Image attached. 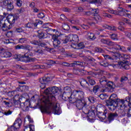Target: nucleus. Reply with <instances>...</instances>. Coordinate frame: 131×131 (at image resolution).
<instances>
[{
    "label": "nucleus",
    "instance_id": "44",
    "mask_svg": "<svg viewBox=\"0 0 131 131\" xmlns=\"http://www.w3.org/2000/svg\"><path fill=\"white\" fill-rule=\"evenodd\" d=\"M3 113L5 115H6V116L11 115V114L13 113V111H11V110H9L4 111Z\"/></svg>",
    "mask_w": 131,
    "mask_h": 131
},
{
    "label": "nucleus",
    "instance_id": "33",
    "mask_svg": "<svg viewBox=\"0 0 131 131\" xmlns=\"http://www.w3.org/2000/svg\"><path fill=\"white\" fill-rule=\"evenodd\" d=\"M81 70L80 69H74L73 70V73L75 75H80V73H81Z\"/></svg>",
    "mask_w": 131,
    "mask_h": 131
},
{
    "label": "nucleus",
    "instance_id": "48",
    "mask_svg": "<svg viewBox=\"0 0 131 131\" xmlns=\"http://www.w3.org/2000/svg\"><path fill=\"white\" fill-rule=\"evenodd\" d=\"M30 43L32 45H34V46H39V42L36 40H34L33 41H31Z\"/></svg>",
    "mask_w": 131,
    "mask_h": 131
},
{
    "label": "nucleus",
    "instance_id": "21",
    "mask_svg": "<svg viewBox=\"0 0 131 131\" xmlns=\"http://www.w3.org/2000/svg\"><path fill=\"white\" fill-rule=\"evenodd\" d=\"M80 83L81 86H82L83 88L88 89L89 84L86 80L84 79H81Z\"/></svg>",
    "mask_w": 131,
    "mask_h": 131
},
{
    "label": "nucleus",
    "instance_id": "9",
    "mask_svg": "<svg viewBox=\"0 0 131 131\" xmlns=\"http://www.w3.org/2000/svg\"><path fill=\"white\" fill-rule=\"evenodd\" d=\"M0 26L3 31L10 30V29L12 28V25H9V26H7V24H6L5 20L3 19L0 20Z\"/></svg>",
    "mask_w": 131,
    "mask_h": 131
},
{
    "label": "nucleus",
    "instance_id": "63",
    "mask_svg": "<svg viewBox=\"0 0 131 131\" xmlns=\"http://www.w3.org/2000/svg\"><path fill=\"white\" fill-rule=\"evenodd\" d=\"M15 31L18 33H20V32H23L24 30L21 28H18L16 29Z\"/></svg>",
    "mask_w": 131,
    "mask_h": 131
},
{
    "label": "nucleus",
    "instance_id": "24",
    "mask_svg": "<svg viewBox=\"0 0 131 131\" xmlns=\"http://www.w3.org/2000/svg\"><path fill=\"white\" fill-rule=\"evenodd\" d=\"M33 52L34 54H35L36 55H40V54H42V53H43L42 50L39 48V47H37L36 49L33 50Z\"/></svg>",
    "mask_w": 131,
    "mask_h": 131
},
{
    "label": "nucleus",
    "instance_id": "64",
    "mask_svg": "<svg viewBox=\"0 0 131 131\" xmlns=\"http://www.w3.org/2000/svg\"><path fill=\"white\" fill-rule=\"evenodd\" d=\"M129 96L130 98H129V97H127L126 98V101L127 102H128L129 103H131V93L129 94Z\"/></svg>",
    "mask_w": 131,
    "mask_h": 131
},
{
    "label": "nucleus",
    "instance_id": "16",
    "mask_svg": "<svg viewBox=\"0 0 131 131\" xmlns=\"http://www.w3.org/2000/svg\"><path fill=\"white\" fill-rule=\"evenodd\" d=\"M3 103L6 107H12V106H13V103L12 102V99H10L8 98H4Z\"/></svg>",
    "mask_w": 131,
    "mask_h": 131
},
{
    "label": "nucleus",
    "instance_id": "42",
    "mask_svg": "<svg viewBox=\"0 0 131 131\" xmlns=\"http://www.w3.org/2000/svg\"><path fill=\"white\" fill-rule=\"evenodd\" d=\"M116 98H117V95L116 94H113L111 95L110 97V99L111 100H112L113 101H114L115 102V100H116Z\"/></svg>",
    "mask_w": 131,
    "mask_h": 131
},
{
    "label": "nucleus",
    "instance_id": "39",
    "mask_svg": "<svg viewBox=\"0 0 131 131\" xmlns=\"http://www.w3.org/2000/svg\"><path fill=\"white\" fill-rule=\"evenodd\" d=\"M23 101H24L23 102H21L20 101V103L19 104L20 107V108H21V109H24L25 108H27V107H28V106L25 105V102H26V101H24V100Z\"/></svg>",
    "mask_w": 131,
    "mask_h": 131
},
{
    "label": "nucleus",
    "instance_id": "30",
    "mask_svg": "<svg viewBox=\"0 0 131 131\" xmlns=\"http://www.w3.org/2000/svg\"><path fill=\"white\" fill-rule=\"evenodd\" d=\"M87 78L89 80V82L91 85H95L96 84V81L93 79L91 78V77L88 76Z\"/></svg>",
    "mask_w": 131,
    "mask_h": 131
},
{
    "label": "nucleus",
    "instance_id": "12",
    "mask_svg": "<svg viewBox=\"0 0 131 131\" xmlns=\"http://www.w3.org/2000/svg\"><path fill=\"white\" fill-rule=\"evenodd\" d=\"M15 50H27V51H31L33 48L29 45H18L14 47Z\"/></svg>",
    "mask_w": 131,
    "mask_h": 131
},
{
    "label": "nucleus",
    "instance_id": "6",
    "mask_svg": "<svg viewBox=\"0 0 131 131\" xmlns=\"http://www.w3.org/2000/svg\"><path fill=\"white\" fill-rule=\"evenodd\" d=\"M127 104H128L129 103V102L126 101V99L125 100L123 99H117L116 101V103H115V105L116 108H119L121 110H123L124 109H125L126 108V105Z\"/></svg>",
    "mask_w": 131,
    "mask_h": 131
},
{
    "label": "nucleus",
    "instance_id": "52",
    "mask_svg": "<svg viewBox=\"0 0 131 131\" xmlns=\"http://www.w3.org/2000/svg\"><path fill=\"white\" fill-rule=\"evenodd\" d=\"M111 38L113 40H115V39H117V35L115 34H110Z\"/></svg>",
    "mask_w": 131,
    "mask_h": 131
},
{
    "label": "nucleus",
    "instance_id": "27",
    "mask_svg": "<svg viewBox=\"0 0 131 131\" xmlns=\"http://www.w3.org/2000/svg\"><path fill=\"white\" fill-rule=\"evenodd\" d=\"M38 34V37L39 38H46V37L45 36V33L42 32L41 30H39L37 31Z\"/></svg>",
    "mask_w": 131,
    "mask_h": 131
},
{
    "label": "nucleus",
    "instance_id": "22",
    "mask_svg": "<svg viewBox=\"0 0 131 131\" xmlns=\"http://www.w3.org/2000/svg\"><path fill=\"white\" fill-rule=\"evenodd\" d=\"M70 98L69 99V101L70 103L73 104L74 103H76L77 99L75 98V96H73L72 94H70Z\"/></svg>",
    "mask_w": 131,
    "mask_h": 131
},
{
    "label": "nucleus",
    "instance_id": "51",
    "mask_svg": "<svg viewBox=\"0 0 131 131\" xmlns=\"http://www.w3.org/2000/svg\"><path fill=\"white\" fill-rule=\"evenodd\" d=\"M91 11L92 15H95V14H98L99 13V9H92Z\"/></svg>",
    "mask_w": 131,
    "mask_h": 131
},
{
    "label": "nucleus",
    "instance_id": "60",
    "mask_svg": "<svg viewBox=\"0 0 131 131\" xmlns=\"http://www.w3.org/2000/svg\"><path fill=\"white\" fill-rule=\"evenodd\" d=\"M102 16L103 17H107V18H112V16L110 14H107V13L104 12L102 13Z\"/></svg>",
    "mask_w": 131,
    "mask_h": 131
},
{
    "label": "nucleus",
    "instance_id": "11",
    "mask_svg": "<svg viewBox=\"0 0 131 131\" xmlns=\"http://www.w3.org/2000/svg\"><path fill=\"white\" fill-rule=\"evenodd\" d=\"M3 4L4 6H6L7 7V9L9 11H12V10H14V2L12 0H5L4 1Z\"/></svg>",
    "mask_w": 131,
    "mask_h": 131
},
{
    "label": "nucleus",
    "instance_id": "38",
    "mask_svg": "<svg viewBox=\"0 0 131 131\" xmlns=\"http://www.w3.org/2000/svg\"><path fill=\"white\" fill-rule=\"evenodd\" d=\"M27 41V39L25 38H20L18 39V42L20 43H26Z\"/></svg>",
    "mask_w": 131,
    "mask_h": 131
},
{
    "label": "nucleus",
    "instance_id": "50",
    "mask_svg": "<svg viewBox=\"0 0 131 131\" xmlns=\"http://www.w3.org/2000/svg\"><path fill=\"white\" fill-rule=\"evenodd\" d=\"M88 100L91 103H95V101H96V99H95V98L92 96H90L88 98Z\"/></svg>",
    "mask_w": 131,
    "mask_h": 131
},
{
    "label": "nucleus",
    "instance_id": "61",
    "mask_svg": "<svg viewBox=\"0 0 131 131\" xmlns=\"http://www.w3.org/2000/svg\"><path fill=\"white\" fill-rule=\"evenodd\" d=\"M100 19L101 17H100V16L97 15L94 17L93 20L94 21H96V22H98V21H99V20H100Z\"/></svg>",
    "mask_w": 131,
    "mask_h": 131
},
{
    "label": "nucleus",
    "instance_id": "59",
    "mask_svg": "<svg viewBox=\"0 0 131 131\" xmlns=\"http://www.w3.org/2000/svg\"><path fill=\"white\" fill-rule=\"evenodd\" d=\"M12 16L14 17L15 21H16V20H18V19H19V17H20V16L19 15V14L18 13L14 14Z\"/></svg>",
    "mask_w": 131,
    "mask_h": 131
},
{
    "label": "nucleus",
    "instance_id": "34",
    "mask_svg": "<svg viewBox=\"0 0 131 131\" xmlns=\"http://www.w3.org/2000/svg\"><path fill=\"white\" fill-rule=\"evenodd\" d=\"M64 93L66 94H71V88L69 87H66L64 89Z\"/></svg>",
    "mask_w": 131,
    "mask_h": 131
},
{
    "label": "nucleus",
    "instance_id": "5",
    "mask_svg": "<svg viewBox=\"0 0 131 131\" xmlns=\"http://www.w3.org/2000/svg\"><path fill=\"white\" fill-rule=\"evenodd\" d=\"M100 83L103 86H106L107 85L108 89L111 90V92H113V90L115 89V84L112 81H108L105 76L102 77L100 80Z\"/></svg>",
    "mask_w": 131,
    "mask_h": 131
},
{
    "label": "nucleus",
    "instance_id": "17",
    "mask_svg": "<svg viewBox=\"0 0 131 131\" xmlns=\"http://www.w3.org/2000/svg\"><path fill=\"white\" fill-rule=\"evenodd\" d=\"M49 81H51V78L49 77H43L39 79V82L41 84H46L48 83Z\"/></svg>",
    "mask_w": 131,
    "mask_h": 131
},
{
    "label": "nucleus",
    "instance_id": "32",
    "mask_svg": "<svg viewBox=\"0 0 131 131\" xmlns=\"http://www.w3.org/2000/svg\"><path fill=\"white\" fill-rule=\"evenodd\" d=\"M88 37L90 39H91L92 40H95V39H96V35H95V34L92 33H90L89 34Z\"/></svg>",
    "mask_w": 131,
    "mask_h": 131
},
{
    "label": "nucleus",
    "instance_id": "55",
    "mask_svg": "<svg viewBox=\"0 0 131 131\" xmlns=\"http://www.w3.org/2000/svg\"><path fill=\"white\" fill-rule=\"evenodd\" d=\"M108 30H112V31H116L117 30V29L115 26H110L108 27Z\"/></svg>",
    "mask_w": 131,
    "mask_h": 131
},
{
    "label": "nucleus",
    "instance_id": "31",
    "mask_svg": "<svg viewBox=\"0 0 131 131\" xmlns=\"http://www.w3.org/2000/svg\"><path fill=\"white\" fill-rule=\"evenodd\" d=\"M5 54V49L1 48H0V61H2V58H3Z\"/></svg>",
    "mask_w": 131,
    "mask_h": 131
},
{
    "label": "nucleus",
    "instance_id": "3",
    "mask_svg": "<svg viewBox=\"0 0 131 131\" xmlns=\"http://www.w3.org/2000/svg\"><path fill=\"white\" fill-rule=\"evenodd\" d=\"M76 106L79 110H82L83 113L86 114H88V117L90 119H93V117L95 116V113L92 112H89L90 110L89 109V105L86 104V102L82 99H77L76 102Z\"/></svg>",
    "mask_w": 131,
    "mask_h": 131
},
{
    "label": "nucleus",
    "instance_id": "23",
    "mask_svg": "<svg viewBox=\"0 0 131 131\" xmlns=\"http://www.w3.org/2000/svg\"><path fill=\"white\" fill-rule=\"evenodd\" d=\"M18 100L26 101V99L24 97H23V96H20V97L19 96V95L14 96V101Z\"/></svg>",
    "mask_w": 131,
    "mask_h": 131
},
{
    "label": "nucleus",
    "instance_id": "7",
    "mask_svg": "<svg viewBox=\"0 0 131 131\" xmlns=\"http://www.w3.org/2000/svg\"><path fill=\"white\" fill-rule=\"evenodd\" d=\"M73 95L77 100H82L84 98V92L81 90H75L73 92Z\"/></svg>",
    "mask_w": 131,
    "mask_h": 131
},
{
    "label": "nucleus",
    "instance_id": "43",
    "mask_svg": "<svg viewBox=\"0 0 131 131\" xmlns=\"http://www.w3.org/2000/svg\"><path fill=\"white\" fill-rule=\"evenodd\" d=\"M121 57L123 58V61H125V60H128V59H129V56L127 54H122Z\"/></svg>",
    "mask_w": 131,
    "mask_h": 131
},
{
    "label": "nucleus",
    "instance_id": "13",
    "mask_svg": "<svg viewBox=\"0 0 131 131\" xmlns=\"http://www.w3.org/2000/svg\"><path fill=\"white\" fill-rule=\"evenodd\" d=\"M128 80V78L127 77L124 76L121 77L120 82L118 83V86L119 88H122L124 86V84L126 83V81Z\"/></svg>",
    "mask_w": 131,
    "mask_h": 131
},
{
    "label": "nucleus",
    "instance_id": "25",
    "mask_svg": "<svg viewBox=\"0 0 131 131\" xmlns=\"http://www.w3.org/2000/svg\"><path fill=\"white\" fill-rule=\"evenodd\" d=\"M33 56V53L30 51H28L26 53H25L23 58H26V59H29L30 57Z\"/></svg>",
    "mask_w": 131,
    "mask_h": 131
},
{
    "label": "nucleus",
    "instance_id": "45",
    "mask_svg": "<svg viewBox=\"0 0 131 131\" xmlns=\"http://www.w3.org/2000/svg\"><path fill=\"white\" fill-rule=\"evenodd\" d=\"M83 15L84 16H91L92 12L91 11H85L83 12Z\"/></svg>",
    "mask_w": 131,
    "mask_h": 131
},
{
    "label": "nucleus",
    "instance_id": "40",
    "mask_svg": "<svg viewBox=\"0 0 131 131\" xmlns=\"http://www.w3.org/2000/svg\"><path fill=\"white\" fill-rule=\"evenodd\" d=\"M95 61H96V59L94 58H91L89 59V62L92 66H96V62H95Z\"/></svg>",
    "mask_w": 131,
    "mask_h": 131
},
{
    "label": "nucleus",
    "instance_id": "1",
    "mask_svg": "<svg viewBox=\"0 0 131 131\" xmlns=\"http://www.w3.org/2000/svg\"><path fill=\"white\" fill-rule=\"evenodd\" d=\"M59 88L53 86L47 88L43 92L46 96H43L41 100L40 110L42 113H50L60 115L61 110L58 106V101L55 97V94H57Z\"/></svg>",
    "mask_w": 131,
    "mask_h": 131
},
{
    "label": "nucleus",
    "instance_id": "56",
    "mask_svg": "<svg viewBox=\"0 0 131 131\" xmlns=\"http://www.w3.org/2000/svg\"><path fill=\"white\" fill-rule=\"evenodd\" d=\"M124 34L125 36H126L127 37H128V38H131V33L128 32L127 31H125Z\"/></svg>",
    "mask_w": 131,
    "mask_h": 131
},
{
    "label": "nucleus",
    "instance_id": "58",
    "mask_svg": "<svg viewBox=\"0 0 131 131\" xmlns=\"http://www.w3.org/2000/svg\"><path fill=\"white\" fill-rule=\"evenodd\" d=\"M122 67H123V68H124V69H125L126 70H127L128 69H129V66L125 64V63H123L122 65Z\"/></svg>",
    "mask_w": 131,
    "mask_h": 131
},
{
    "label": "nucleus",
    "instance_id": "53",
    "mask_svg": "<svg viewBox=\"0 0 131 131\" xmlns=\"http://www.w3.org/2000/svg\"><path fill=\"white\" fill-rule=\"evenodd\" d=\"M17 128H15L13 126H11L8 128L6 131H17Z\"/></svg>",
    "mask_w": 131,
    "mask_h": 131
},
{
    "label": "nucleus",
    "instance_id": "57",
    "mask_svg": "<svg viewBox=\"0 0 131 131\" xmlns=\"http://www.w3.org/2000/svg\"><path fill=\"white\" fill-rule=\"evenodd\" d=\"M25 27H28V28H32L33 27V24L31 23H28L27 25H25Z\"/></svg>",
    "mask_w": 131,
    "mask_h": 131
},
{
    "label": "nucleus",
    "instance_id": "62",
    "mask_svg": "<svg viewBox=\"0 0 131 131\" xmlns=\"http://www.w3.org/2000/svg\"><path fill=\"white\" fill-rule=\"evenodd\" d=\"M38 18L42 19V18H45V14L43 13H40L37 15Z\"/></svg>",
    "mask_w": 131,
    "mask_h": 131
},
{
    "label": "nucleus",
    "instance_id": "54",
    "mask_svg": "<svg viewBox=\"0 0 131 131\" xmlns=\"http://www.w3.org/2000/svg\"><path fill=\"white\" fill-rule=\"evenodd\" d=\"M16 2V5L17 7L22 6V1L21 0H15Z\"/></svg>",
    "mask_w": 131,
    "mask_h": 131
},
{
    "label": "nucleus",
    "instance_id": "14",
    "mask_svg": "<svg viewBox=\"0 0 131 131\" xmlns=\"http://www.w3.org/2000/svg\"><path fill=\"white\" fill-rule=\"evenodd\" d=\"M71 47L73 48V49H77L78 50H82V49L85 48L84 43L82 42H79V43H77L75 45H71Z\"/></svg>",
    "mask_w": 131,
    "mask_h": 131
},
{
    "label": "nucleus",
    "instance_id": "4",
    "mask_svg": "<svg viewBox=\"0 0 131 131\" xmlns=\"http://www.w3.org/2000/svg\"><path fill=\"white\" fill-rule=\"evenodd\" d=\"M97 109L98 111L97 112V116L101 120H104L107 118L106 114L107 113L106 107L102 104H98L97 105Z\"/></svg>",
    "mask_w": 131,
    "mask_h": 131
},
{
    "label": "nucleus",
    "instance_id": "28",
    "mask_svg": "<svg viewBox=\"0 0 131 131\" xmlns=\"http://www.w3.org/2000/svg\"><path fill=\"white\" fill-rule=\"evenodd\" d=\"M116 47L118 50H120V51H121L122 52H124L125 53L126 52V49H125V47L123 46H120L119 45H116Z\"/></svg>",
    "mask_w": 131,
    "mask_h": 131
},
{
    "label": "nucleus",
    "instance_id": "2",
    "mask_svg": "<svg viewBox=\"0 0 131 131\" xmlns=\"http://www.w3.org/2000/svg\"><path fill=\"white\" fill-rule=\"evenodd\" d=\"M53 39V44L54 48H59L60 43L62 45L64 43H67L68 41H71L72 45H76L78 42L79 39L77 35H70L66 36L64 38L62 37L59 38V36L57 35H53L52 37Z\"/></svg>",
    "mask_w": 131,
    "mask_h": 131
},
{
    "label": "nucleus",
    "instance_id": "41",
    "mask_svg": "<svg viewBox=\"0 0 131 131\" xmlns=\"http://www.w3.org/2000/svg\"><path fill=\"white\" fill-rule=\"evenodd\" d=\"M99 90H100V86H99V85H95L93 88V92L96 94V93H98V92H99Z\"/></svg>",
    "mask_w": 131,
    "mask_h": 131
},
{
    "label": "nucleus",
    "instance_id": "37",
    "mask_svg": "<svg viewBox=\"0 0 131 131\" xmlns=\"http://www.w3.org/2000/svg\"><path fill=\"white\" fill-rule=\"evenodd\" d=\"M62 28L63 30H66V31H68V30L70 29V27H69L68 25L64 24L63 25H62Z\"/></svg>",
    "mask_w": 131,
    "mask_h": 131
},
{
    "label": "nucleus",
    "instance_id": "35",
    "mask_svg": "<svg viewBox=\"0 0 131 131\" xmlns=\"http://www.w3.org/2000/svg\"><path fill=\"white\" fill-rule=\"evenodd\" d=\"M99 64H100L101 66H103V67H107V66L110 65L106 61L99 62Z\"/></svg>",
    "mask_w": 131,
    "mask_h": 131
},
{
    "label": "nucleus",
    "instance_id": "46",
    "mask_svg": "<svg viewBox=\"0 0 131 131\" xmlns=\"http://www.w3.org/2000/svg\"><path fill=\"white\" fill-rule=\"evenodd\" d=\"M103 57L105 59V60H114V58H113V57L108 55H103Z\"/></svg>",
    "mask_w": 131,
    "mask_h": 131
},
{
    "label": "nucleus",
    "instance_id": "29",
    "mask_svg": "<svg viewBox=\"0 0 131 131\" xmlns=\"http://www.w3.org/2000/svg\"><path fill=\"white\" fill-rule=\"evenodd\" d=\"M12 55V53L9 52V51H7V52H6L5 51L4 52V54L3 55V58H11V56Z\"/></svg>",
    "mask_w": 131,
    "mask_h": 131
},
{
    "label": "nucleus",
    "instance_id": "26",
    "mask_svg": "<svg viewBox=\"0 0 131 131\" xmlns=\"http://www.w3.org/2000/svg\"><path fill=\"white\" fill-rule=\"evenodd\" d=\"M24 131H34V125H30L29 126H25Z\"/></svg>",
    "mask_w": 131,
    "mask_h": 131
},
{
    "label": "nucleus",
    "instance_id": "19",
    "mask_svg": "<svg viewBox=\"0 0 131 131\" xmlns=\"http://www.w3.org/2000/svg\"><path fill=\"white\" fill-rule=\"evenodd\" d=\"M100 41L102 43L108 45V46H114V42H112V41H111L109 39L103 38L100 40Z\"/></svg>",
    "mask_w": 131,
    "mask_h": 131
},
{
    "label": "nucleus",
    "instance_id": "49",
    "mask_svg": "<svg viewBox=\"0 0 131 131\" xmlns=\"http://www.w3.org/2000/svg\"><path fill=\"white\" fill-rule=\"evenodd\" d=\"M6 35L7 36V37H12L13 36V31H10L7 32Z\"/></svg>",
    "mask_w": 131,
    "mask_h": 131
},
{
    "label": "nucleus",
    "instance_id": "18",
    "mask_svg": "<svg viewBox=\"0 0 131 131\" xmlns=\"http://www.w3.org/2000/svg\"><path fill=\"white\" fill-rule=\"evenodd\" d=\"M21 123H22V120H21L20 119H18L15 121L13 124V126L15 127V128L19 129V128H20V126H21Z\"/></svg>",
    "mask_w": 131,
    "mask_h": 131
},
{
    "label": "nucleus",
    "instance_id": "15",
    "mask_svg": "<svg viewBox=\"0 0 131 131\" xmlns=\"http://www.w3.org/2000/svg\"><path fill=\"white\" fill-rule=\"evenodd\" d=\"M116 117H118V114L117 113H111L108 115L107 119L109 122H111Z\"/></svg>",
    "mask_w": 131,
    "mask_h": 131
},
{
    "label": "nucleus",
    "instance_id": "20",
    "mask_svg": "<svg viewBox=\"0 0 131 131\" xmlns=\"http://www.w3.org/2000/svg\"><path fill=\"white\" fill-rule=\"evenodd\" d=\"M7 21L8 23H9V25H12V27L13 26V24L15 23V18H14V16L12 15H8L7 18Z\"/></svg>",
    "mask_w": 131,
    "mask_h": 131
},
{
    "label": "nucleus",
    "instance_id": "36",
    "mask_svg": "<svg viewBox=\"0 0 131 131\" xmlns=\"http://www.w3.org/2000/svg\"><path fill=\"white\" fill-rule=\"evenodd\" d=\"M117 15H119V16H126L122 8H121V10L117 11Z\"/></svg>",
    "mask_w": 131,
    "mask_h": 131
},
{
    "label": "nucleus",
    "instance_id": "47",
    "mask_svg": "<svg viewBox=\"0 0 131 131\" xmlns=\"http://www.w3.org/2000/svg\"><path fill=\"white\" fill-rule=\"evenodd\" d=\"M102 2V0H91L90 1V3L91 4H101Z\"/></svg>",
    "mask_w": 131,
    "mask_h": 131
},
{
    "label": "nucleus",
    "instance_id": "10",
    "mask_svg": "<svg viewBox=\"0 0 131 131\" xmlns=\"http://www.w3.org/2000/svg\"><path fill=\"white\" fill-rule=\"evenodd\" d=\"M85 63L83 62H80L79 61H75L72 63H69L67 62H64L63 63V66L69 67H74L75 65H78L79 66H83Z\"/></svg>",
    "mask_w": 131,
    "mask_h": 131
},
{
    "label": "nucleus",
    "instance_id": "8",
    "mask_svg": "<svg viewBox=\"0 0 131 131\" xmlns=\"http://www.w3.org/2000/svg\"><path fill=\"white\" fill-rule=\"evenodd\" d=\"M116 101L109 98L108 100L106 101V105L108 106L110 110L111 111H114L116 109L115 106Z\"/></svg>",
    "mask_w": 131,
    "mask_h": 131
}]
</instances>
